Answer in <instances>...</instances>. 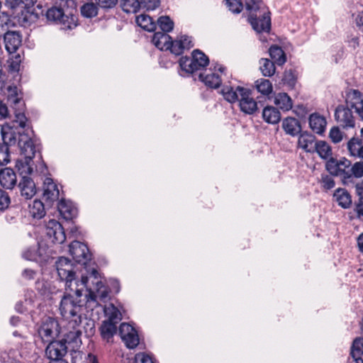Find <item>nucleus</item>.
Wrapping results in <instances>:
<instances>
[{
  "instance_id": "f257e3e1",
  "label": "nucleus",
  "mask_w": 363,
  "mask_h": 363,
  "mask_svg": "<svg viewBox=\"0 0 363 363\" xmlns=\"http://www.w3.org/2000/svg\"><path fill=\"white\" fill-rule=\"evenodd\" d=\"M89 279H91V284H86L85 287L88 293L83 294L84 289L77 293L65 287V294L61 299L59 310L65 322L63 333L67 341L77 342L79 340L82 333L81 324L83 321V307L92 309L99 305V301H104L108 296V289L96 269H92Z\"/></svg>"
},
{
  "instance_id": "f03ea898",
  "label": "nucleus",
  "mask_w": 363,
  "mask_h": 363,
  "mask_svg": "<svg viewBox=\"0 0 363 363\" xmlns=\"http://www.w3.org/2000/svg\"><path fill=\"white\" fill-rule=\"evenodd\" d=\"M48 21L62 26V29H72L77 25V9L74 0H62L60 6H52L46 13Z\"/></svg>"
},
{
  "instance_id": "7ed1b4c3",
  "label": "nucleus",
  "mask_w": 363,
  "mask_h": 363,
  "mask_svg": "<svg viewBox=\"0 0 363 363\" xmlns=\"http://www.w3.org/2000/svg\"><path fill=\"white\" fill-rule=\"evenodd\" d=\"M56 269L58 276L65 281V287L74 290L77 293L81 289H84L86 284H91V279L89 277L81 276L79 279L74 271L71 261L65 257H60L56 262Z\"/></svg>"
},
{
  "instance_id": "20e7f679",
  "label": "nucleus",
  "mask_w": 363,
  "mask_h": 363,
  "mask_svg": "<svg viewBox=\"0 0 363 363\" xmlns=\"http://www.w3.org/2000/svg\"><path fill=\"white\" fill-rule=\"evenodd\" d=\"M249 12V21L257 33L269 32L271 21L269 11L262 0H247L245 4Z\"/></svg>"
},
{
  "instance_id": "39448f33",
  "label": "nucleus",
  "mask_w": 363,
  "mask_h": 363,
  "mask_svg": "<svg viewBox=\"0 0 363 363\" xmlns=\"http://www.w3.org/2000/svg\"><path fill=\"white\" fill-rule=\"evenodd\" d=\"M208 63V57L199 50H194L191 57H182L179 60V66L182 71L187 74L200 70L206 67Z\"/></svg>"
},
{
  "instance_id": "423d86ee",
  "label": "nucleus",
  "mask_w": 363,
  "mask_h": 363,
  "mask_svg": "<svg viewBox=\"0 0 363 363\" xmlns=\"http://www.w3.org/2000/svg\"><path fill=\"white\" fill-rule=\"evenodd\" d=\"M35 3V1L30 0L25 4V6L18 11L16 15L14 16V20L21 26H29L38 18L40 13L43 12L42 6L40 4H38L36 6L40 12L36 10L34 7Z\"/></svg>"
},
{
  "instance_id": "0eeeda50",
  "label": "nucleus",
  "mask_w": 363,
  "mask_h": 363,
  "mask_svg": "<svg viewBox=\"0 0 363 363\" xmlns=\"http://www.w3.org/2000/svg\"><path fill=\"white\" fill-rule=\"evenodd\" d=\"M64 328L62 330L63 333ZM61 332L57 320L48 317L44 319L38 328V334L43 342H48L56 337Z\"/></svg>"
},
{
  "instance_id": "6e6552de",
  "label": "nucleus",
  "mask_w": 363,
  "mask_h": 363,
  "mask_svg": "<svg viewBox=\"0 0 363 363\" xmlns=\"http://www.w3.org/2000/svg\"><path fill=\"white\" fill-rule=\"evenodd\" d=\"M226 68L216 63L213 68L211 67L208 71L199 74V79L207 86L217 89L222 82V77L225 74Z\"/></svg>"
},
{
  "instance_id": "1a4fd4ad",
  "label": "nucleus",
  "mask_w": 363,
  "mask_h": 363,
  "mask_svg": "<svg viewBox=\"0 0 363 363\" xmlns=\"http://www.w3.org/2000/svg\"><path fill=\"white\" fill-rule=\"evenodd\" d=\"M350 164L351 162L345 157L340 160L330 158L327 162L326 167L331 174L340 176L344 179H349Z\"/></svg>"
},
{
  "instance_id": "9d476101",
  "label": "nucleus",
  "mask_w": 363,
  "mask_h": 363,
  "mask_svg": "<svg viewBox=\"0 0 363 363\" xmlns=\"http://www.w3.org/2000/svg\"><path fill=\"white\" fill-rule=\"evenodd\" d=\"M45 233L49 240L54 244H62L66 240L62 225L55 219H51L46 223Z\"/></svg>"
},
{
  "instance_id": "9b49d317",
  "label": "nucleus",
  "mask_w": 363,
  "mask_h": 363,
  "mask_svg": "<svg viewBox=\"0 0 363 363\" xmlns=\"http://www.w3.org/2000/svg\"><path fill=\"white\" fill-rule=\"evenodd\" d=\"M119 334L128 348L133 349L139 344V337L136 330L130 324L123 323L119 328Z\"/></svg>"
},
{
  "instance_id": "f8f14e48",
  "label": "nucleus",
  "mask_w": 363,
  "mask_h": 363,
  "mask_svg": "<svg viewBox=\"0 0 363 363\" xmlns=\"http://www.w3.org/2000/svg\"><path fill=\"white\" fill-rule=\"evenodd\" d=\"M69 252L76 262L86 265L91 259V254L86 245L74 241L69 245Z\"/></svg>"
},
{
  "instance_id": "ddd939ff",
  "label": "nucleus",
  "mask_w": 363,
  "mask_h": 363,
  "mask_svg": "<svg viewBox=\"0 0 363 363\" xmlns=\"http://www.w3.org/2000/svg\"><path fill=\"white\" fill-rule=\"evenodd\" d=\"M66 337H65V341H50L49 345L47 346L45 350V354L47 357L53 360V362L59 361L67 353Z\"/></svg>"
},
{
  "instance_id": "4468645a",
  "label": "nucleus",
  "mask_w": 363,
  "mask_h": 363,
  "mask_svg": "<svg viewBox=\"0 0 363 363\" xmlns=\"http://www.w3.org/2000/svg\"><path fill=\"white\" fill-rule=\"evenodd\" d=\"M238 101L240 110L246 114H252L258 108L257 102L252 96L250 89L245 88Z\"/></svg>"
},
{
  "instance_id": "2eb2a0df",
  "label": "nucleus",
  "mask_w": 363,
  "mask_h": 363,
  "mask_svg": "<svg viewBox=\"0 0 363 363\" xmlns=\"http://www.w3.org/2000/svg\"><path fill=\"white\" fill-rule=\"evenodd\" d=\"M344 106H339L335 113V119L344 128H352L354 126V117L352 111Z\"/></svg>"
},
{
  "instance_id": "dca6fc26",
  "label": "nucleus",
  "mask_w": 363,
  "mask_h": 363,
  "mask_svg": "<svg viewBox=\"0 0 363 363\" xmlns=\"http://www.w3.org/2000/svg\"><path fill=\"white\" fill-rule=\"evenodd\" d=\"M60 196V190L52 179L46 177L43 183V198L50 202L57 201Z\"/></svg>"
},
{
  "instance_id": "f3484780",
  "label": "nucleus",
  "mask_w": 363,
  "mask_h": 363,
  "mask_svg": "<svg viewBox=\"0 0 363 363\" xmlns=\"http://www.w3.org/2000/svg\"><path fill=\"white\" fill-rule=\"evenodd\" d=\"M153 44L161 50H169L172 53L174 41L171 37L164 33L157 32L152 38Z\"/></svg>"
},
{
  "instance_id": "a211bd4d",
  "label": "nucleus",
  "mask_w": 363,
  "mask_h": 363,
  "mask_svg": "<svg viewBox=\"0 0 363 363\" xmlns=\"http://www.w3.org/2000/svg\"><path fill=\"white\" fill-rule=\"evenodd\" d=\"M309 127L316 134L322 135L326 128L327 121L325 118L317 113L310 115L308 118Z\"/></svg>"
},
{
  "instance_id": "6ab92c4d",
  "label": "nucleus",
  "mask_w": 363,
  "mask_h": 363,
  "mask_svg": "<svg viewBox=\"0 0 363 363\" xmlns=\"http://www.w3.org/2000/svg\"><path fill=\"white\" fill-rule=\"evenodd\" d=\"M21 41V36L16 31H6L4 34L5 48L9 53L15 52Z\"/></svg>"
},
{
  "instance_id": "aec40b11",
  "label": "nucleus",
  "mask_w": 363,
  "mask_h": 363,
  "mask_svg": "<svg viewBox=\"0 0 363 363\" xmlns=\"http://www.w3.org/2000/svg\"><path fill=\"white\" fill-rule=\"evenodd\" d=\"M58 211L65 220H71L77 216L78 210L74 204L69 200L62 199L58 203Z\"/></svg>"
},
{
  "instance_id": "412c9836",
  "label": "nucleus",
  "mask_w": 363,
  "mask_h": 363,
  "mask_svg": "<svg viewBox=\"0 0 363 363\" xmlns=\"http://www.w3.org/2000/svg\"><path fill=\"white\" fill-rule=\"evenodd\" d=\"M347 105L354 108L363 118V98L362 94L357 90H353L347 99Z\"/></svg>"
},
{
  "instance_id": "4be33fe9",
  "label": "nucleus",
  "mask_w": 363,
  "mask_h": 363,
  "mask_svg": "<svg viewBox=\"0 0 363 363\" xmlns=\"http://www.w3.org/2000/svg\"><path fill=\"white\" fill-rule=\"evenodd\" d=\"M18 186L21 196L26 199H31L36 193V187L32 179L28 176H23Z\"/></svg>"
},
{
  "instance_id": "5701e85b",
  "label": "nucleus",
  "mask_w": 363,
  "mask_h": 363,
  "mask_svg": "<svg viewBox=\"0 0 363 363\" xmlns=\"http://www.w3.org/2000/svg\"><path fill=\"white\" fill-rule=\"evenodd\" d=\"M315 138L306 132L300 134L298 139V146L306 152H314L315 149Z\"/></svg>"
},
{
  "instance_id": "b1692460",
  "label": "nucleus",
  "mask_w": 363,
  "mask_h": 363,
  "mask_svg": "<svg viewBox=\"0 0 363 363\" xmlns=\"http://www.w3.org/2000/svg\"><path fill=\"white\" fill-rule=\"evenodd\" d=\"M21 150V156L27 158H33L36 152V147L32 139L21 136L18 141Z\"/></svg>"
},
{
  "instance_id": "393cba45",
  "label": "nucleus",
  "mask_w": 363,
  "mask_h": 363,
  "mask_svg": "<svg viewBox=\"0 0 363 363\" xmlns=\"http://www.w3.org/2000/svg\"><path fill=\"white\" fill-rule=\"evenodd\" d=\"M0 184L6 189H11L16 184V176L11 168H5L0 171Z\"/></svg>"
},
{
  "instance_id": "a878e982",
  "label": "nucleus",
  "mask_w": 363,
  "mask_h": 363,
  "mask_svg": "<svg viewBox=\"0 0 363 363\" xmlns=\"http://www.w3.org/2000/svg\"><path fill=\"white\" fill-rule=\"evenodd\" d=\"M245 89V88L240 86L235 88L226 86L221 89V94L226 101L230 103H235L239 101L241 94H242L241 91Z\"/></svg>"
},
{
  "instance_id": "bb28decb",
  "label": "nucleus",
  "mask_w": 363,
  "mask_h": 363,
  "mask_svg": "<svg viewBox=\"0 0 363 363\" xmlns=\"http://www.w3.org/2000/svg\"><path fill=\"white\" fill-rule=\"evenodd\" d=\"M194 46L191 38L184 35L174 41L172 54L181 55L185 49H190Z\"/></svg>"
},
{
  "instance_id": "cd10ccee",
  "label": "nucleus",
  "mask_w": 363,
  "mask_h": 363,
  "mask_svg": "<svg viewBox=\"0 0 363 363\" xmlns=\"http://www.w3.org/2000/svg\"><path fill=\"white\" fill-rule=\"evenodd\" d=\"M262 118L267 123L277 124L281 120V114L274 106H266L262 111Z\"/></svg>"
},
{
  "instance_id": "c85d7f7f",
  "label": "nucleus",
  "mask_w": 363,
  "mask_h": 363,
  "mask_svg": "<svg viewBox=\"0 0 363 363\" xmlns=\"http://www.w3.org/2000/svg\"><path fill=\"white\" fill-rule=\"evenodd\" d=\"M333 197L340 206L348 208L352 204V199L350 194L344 189H337Z\"/></svg>"
},
{
  "instance_id": "c756f323",
  "label": "nucleus",
  "mask_w": 363,
  "mask_h": 363,
  "mask_svg": "<svg viewBox=\"0 0 363 363\" xmlns=\"http://www.w3.org/2000/svg\"><path fill=\"white\" fill-rule=\"evenodd\" d=\"M274 104L281 110L287 111L291 109L293 102L286 93H278L274 96Z\"/></svg>"
},
{
  "instance_id": "7c9ffc66",
  "label": "nucleus",
  "mask_w": 363,
  "mask_h": 363,
  "mask_svg": "<svg viewBox=\"0 0 363 363\" xmlns=\"http://www.w3.org/2000/svg\"><path fill=\"white\" fill-rule=\"evenodd\" d=\"M347 150L351 156L363 160V143L361 140L351 138L347 143Z\"/></svg>"
},
{
  "instance_id": "2f4dec72",
  "label": "nucleus",
  "mask_w": 363,
  "mask_h": 363,
  "mask_svg": "<svg viewBox=\"0 0 363 363\" xmlns=\"http://www.w3.org/2000/svg\"><path fill=\"white\" fill-rule=\"evenodd\" d=\"M282 128L286 133L292 136L297 135L301 130L298 120L291 117H288L283 120Z\"/></svg>"
},
{
  "instance_id": "473e14b6",
  "label": "nucleus",
  "mask_w": 363,
  "mask_h": 363,
  "mask_svg": "<svg viewBox=\"0 0 363 363\" xmlns=\"http://www.w3.org/2000/svg\"><path fill=\"white\" fill-rule=\"evenodd\" d=\"M32 162V158L22 157V158L17 160L15 167L22 177L27 176L33 172Z\"/></svg>"
},
{
  "instance_id": "72a5a7b5",
  "label": "nucleus",
  "mask_w": 363,
  "mask_h": 363,
  "mask_svg": "<svg viewBox=\"0 0 363 363\" xmlns=\"http://www.w3.org/2000/svg\"><path fill=\"white\" fill-rule=\"evenodd\" d=\"M23 257L28 260L39 262L44 259L42 249L38 245L28 248L23 253Z\"/></svg>"
},
{
  "instance_id": "f704fd0d",
  "label": "nucleus",
  "mask_w": 363,
  "mask_h": 363,
  "mask_svg": "<svg viewBox=\"0 0 363 363\" xmlns=\"http://www.w3.org/2000/svg\"><path fill=\"white\" fill-rule=\"evenodd\" d=\"M315 152H316L322 159L326 160L332 158V148L330 145L324 140L316 141Z\"/></svg>"
},
{
  "instance_id": "c9c22d12",
  "label": "nucleus",
  "mask_w": 363,
  "mask_h": 363,
  "mask_svg": "<svg viewBox=\"0 0 363 363\" xmlns=\"http://www.w3.org/2000/svg\"><path fill=\"white\" fill-rule=\"evenodd\" d=\"M29 213L34 218H42L45 215L44 204L40 200L35 199L29 205Z\"/></svg>"
},
{
  "instance_id": "e433bc0d",
  "label": "nucleus",
  "mask_w": 363,
  "mask_h": 363,
  "mask_svg": "<svg viewBox=\"0 0 363 363\" xmlns=\"http://www.w3.org/2000/svg\"><path fill=\"white\" fill-rule=\"evenodd\" d=\"M137 24L147 31H154L156 28V24L153 21L152 18L145 14H141L136 18Z\"/></svg>"
},
{
  "instance_id": "4c0bfd02",
  "label": "nucleus",
  "mask_w": 363,
  "mask_h": 363,
  "mask_svg": "<svg viewBox=\"0 0 363 363\" xmlns=\"http://www.w3.org/2000/svg\"><path fill=\"white\" fill-rule=\"evenodd\" d=\"M255 87L258 92L264 96H268L273 91V86L271 82L267 79H259L255 82Z\"/></svg>"
},
{
  "instance_id": "58836bf2",
  "label": "nucleus",
  "mask_w": 363,
  "mask_h": 363,
  "mask_svg": "<svg viewBox=\"0 0 363 363\" xmlns=\"http://www.w3.org/2000/svg\"><path fill=\"white\" fill-rule=\"evenodd\" d=\"M117 323L113 321H104L101 327V333L104 339L108 340L116 333Z\"/></svg>"
},
{
  "instance_id": "ea45409f",
  "label": "nucleus",
  "mask_w": 363,
  "mask_h": 363,
  "mask_svg": "<svg viewBox=\"0 0 363 363\" xmlns=\"http://www.w3.org/2000/svg\"><path fill=\"white\" fill-rule=\"evenodd\" d=\"M363 354V339L356 338L351 347L350 355L352 359H362Z\"/></svg>"
},
{
  "instance_id": "a19ab883",
  "label": "nucleus",
  "mask_w": 363,
  "mask_h": 363,
  "mask_svg": "<svg viewBox=\"0 0 363 363\" xmlns=\"http://www.w3.org/2000/svg\"><path fill=\"white\" fill-rule=\"evenodd\" d=\"M269 55L272 60L279 65H282L286 62V56L283 50L277 45L269 48Z\"/></svg>"
},
{
  "instance_id": "79ce46f5",
  "label": "nucleus",
  "mask_w": 363,
  "mask_h": 363,
  "mask_svg": "<svg viewBox=\"0 0 363 363\" xmlns=\"http://www.w3.org/2000/svg\"><path fill=\"white\" fill-rule=\"evenodd\" d=\"M140 6V1L138 0H121V3L123 11L127 13L138 12Z\"/></svg>"
},
{
  "instance_id": "37998d69",
  "label": "nucleus",
  "mask_w": 363,
  "mask_h": 363,
  "mask_svg": "<svg viewBox=\"0 0 363 363\" xmlns=\"http://www.w3.org/2000/svg\"><path fill=\"white\" fill-rule=\"evenodd\" d=\"M260 70L265 77H272L275 73V66L273 62L266 58L260 60Z\"/></svg>"
},
{
  "instance_id": "c03bdc74",
  "label": "nucleus",
  "mask_w": 363,
  "mask_h": 363,
  "mask_svg": "<svg viewBox=\"0 0 363 363\" xmlns=\"http://www.w3.org/2000/svg\"><path fill=\"white\" fill-rule=\"evenodd\" d=\"M7 90V101L12 106L18 105L21 100V97L18 96V89L16 86H9Z\"/></svg>"
},
{
  "instance_id": "a18cd8bd",
  "label": "nucleus",
  "mask_w": 363,
  "mask_h": 363,
  "mask_svg": "<svg viewBox=\"0 0 363 363\" xmlns=\"http://www.w3.org/2000/svg\"><path fill=\"white\" fill-rule=\"evenodd\" d=\"M104 312L106 316L108 318V321L111 320L118 323L121 320V314L120 311L113 304H110L106 306L104 309Z\"/></svg>"
},
{
  "instance_id": "49530a36",
  "label": "nucleus",
  "mask_w": 363,
  "mask_h": 363,
  "mask_svg": "<svg viewBox=\"0 0 363 363\" xmlns=\"http://www.w3.org/2000/svg\"><path fill=\"white\" fill-rule=\"evenodd\" d=\"M81 13L85 17L91 18L97 15L98 8L94 3H87L82 6Z\"/></svg>"
},
{
  "instance_id": "de8ad7c7",
  "label": "nucleus",
  "mask_w": 363,
  "mask_h": 363,
  "mask_svg": "<svg viewBox=\"0 0 363 363\" xmlns=\"http://www.w3.org/2000/svg\"><path fill=\"white\" fill-rule=\"evenodd\" d=\"M157 23L163 31L162 33H168L172 30L174 23L168 16H161L157 20Z\"/></svg>"
},
{
  "instance_id": "09e8293b",
  "label": "nucleus",
  "mask_w": 363,
  "mask_h": 363,
  "mask_svg": "<svg viewBox=\"0 0 363 363\" xmlns=\"http://www.w3.org/2000/svg\"><path fill=\"white\" fill-rule=\"evenodd\" d=\"M360 178L363 177V162H355L350 166V179L352 177Z\"/></svg>"
},
{
  "instance_id": "8fccbe9b",
  "label": "nucleus",
  "mask_w": 363,
  "mask_h": 363,
  "mask_svg": "<svg viewBox=\"0 0 363 363\" xmlns=\"http://www.w3.org/2000/svg\"><path fill=\"white\" fill-rule=\"evenodd\" d=\"M226 6L230 11L235 13L241 12L243 8L241 0H225Z\"/></svg>"
},
{
  "instance_id": "3c124183",
  "label": "nucleus",
  "mask_w": 363,
  "mask_h": 363,
  "mask_svg": "<svg viewBox=\"0 0 363 363\" xmlns=\"http://www.w3.org/2000/svg\"><path fill=\"white\" fill-rule=\"evenodd\" d=\"M9 160V149L6 144L0 143V165L6 164Z\"/></svg>"
},
{
  "instance_id": "603ef678",
  "label": "nucleus",
  "mask_w": 363,
  "mask_h": 363,
  "mask_svg": "<svg viewBox=\"0 0 363 363\" xmlns=\"http://www.w3.org/2000/svg\"><path fill=\"white\" fill-rule=\"evenodd\" d=\"M329 138L334 143H339L343 138V134L338 127H333L329 133Z\"/></svg>"
},
{
  "instance_id": "864d4df0",
  "label": "nucleus",
  "mask_w": 363,
  "mask_h": 363,
  "mask_svg": "<svg viewBox=\"0 0 363 363\" xmlns=\"http://www.w3.org/2000/svg\"><path fill=\"white\" fill-rule=\"evenodd\" d=\"M322 187L325 190H330L335 186V181L332 176L322 175L320 180Z\"/></svg>"
},
{
  "instance_id": "5fc2aeb1",
  "label": "nucleus",
  "mask_w": 363,
  "mask_h": 363,
  "mask_svg": "<svg viewBox=\"0 0 363 363\" xmlns=\"http://www.w3.org/2000/svg\"><path fill=\"white\" fill-rule=\"evenodd\" d=\"M11 23V20L5 13H0V35L2 33L8 31L7 29Z\"/></svg>"
},
{
  "instance_id": "6e6d98bb",
  "label": "nucleus",
  "mask_w": 363,
  "mask_h": 363,
  "mask_svg": "<svg viewBox=\"0 0 363 363\" xmlns=\"http://www.w3.org/2000/svg\"><path fill=\"white\" fill-rule=\"evenodd\" d=\"M21 62V55L19 54L16 55L9 60V69L12 72H18L20 69Z\"/></svg>"
},
{
  "instance_id": "4d7b16f0",
  "label": "nucleus",
  "mask_w": 363,
  "mask_h": 363,
  "mask_svg": "<svg viewBox=\"0 0 363 363\" xmlns=\"http://www.w3.org/2000/svg\"><path fill=\"white\" fill-rule=\"evenodd\" d=\"M10 204V197L6 191L0 189V210L6 209Z\"/></svg>"
},
{
  "instance_id": "13d9d810",
  "label": "nucleus",
  "mask_w": 363,
  "mask_h": 363,
  "mask_svg": "<svg viewBox=\"0 0 363 363\" xmlns=\"http://www.w3.org/2000/svg\"><path fill=\"white\" fill-rule=\"evenodd\" d=\"M26 1V2H25L23 0H6V4L9 6L11 9H16L17 13L18 10L20 11L25 6V4L30 1L28 0Z\"/></svg>"
},
{
  "instance_id": "bf43d9fd",
  "label": "nucleus",
  "mask_w": 363,
  "mask_h": 363,
  "mask_svg": "<svg viewBox=\"0 0 363 363\" xmlns=\"http://www.w3.org/2000/svg\"><path fill=\"white\" fill-rule=\"evenodd\" d=\"M160 0H140V4L147 10H155L160 6Z\"/></svg>"
},
{
  "instance_id": "052dcab7",
  "label": "nucleus",
  "mask_w": 363,
  "mask_h": 363,
  "mask_svg": "<svg viewBox=\"0 0 363 363\" xmlns=\"http://www.w3.org/2000/svg\"><path fill=\"white\" fill-rule=\"evenodd\" d=\"M135 359V363H155L150 355L143 352L137 354Z\"/></svg>"
},
{
  "instance_id": "680f3d73",
  "label": "nucleus",
  "mask_w": 363,
  "mask_h": 363,
  "mask_svg": "<svg viewBox=\"0 0 363 363\" xmlns=\"http://www.w3.org/2000/svg\"><path fill=\"white\" fill-rule=\"evenodd\" d=\"M2 138L4 143L2 144H6L7 147L9 145H11L16 143V138L12 133H7L2 130Z\"/></svg>"
},
{
  "instance_id": "e2e57ef3",
  "label": "nucleus",
  "mask_w": 363,
  "mask_h": 363,
  "mask_svg": "<svg viewBox=\"0 0 363 363\" xmlns=\"http://www.w3.org/2000/svg\"><path fill=\"white\" fill-rule=\"evenodd\" d=\"M96 4L103 9H111L114 7L118 0H95Z\"/></svg>"
},
{
  "instance_id": "0e129e2a",
  "label": "nucleus",
  "mask_w": 363,
  "mask_h": 363,
  "mask_svg": "<svg viewBox=\"0 0 363 363\" xmlns=\"http://www.w3.org/2000/svg\"><path fill=\"white\" fill-rule=\"evenodd\" d=\"M283 81L284 82V83L289 84V86L294 85L295 77L291 70L285 72L283 77Z\"/></svg>"
},
{
  "instance_id": "69168bd1",
  "label": "nucleus",
  "mask_w": 363,
  "mask_h": 363,
  "mask_svg": "<svg viewBox=\"0 0 363 363\" xmlns=\"http://www.w3.org/2000/svg\"><path fill=\"white\" fill-rule=\"evenodd\" d=\"M357 217L361 218L363 217V200H359L354 209Z\"/></svg>"
},
{
  "instance_id": "338daca9",
  "label": "nucleus",
  "mask_w": 363,
  "mask_h": 363,
  "mask_svg": "<svg viewBox=\"0 0 363 363\" xmlns=\"http://www.w3.org/2000/svg\"><path fill=\"white\" fill-rule=\"evenodd\" d=\"M354 20L357 27L359 30L363 31V11L358 13Z\"/></svg>"
},
{
  "instance_id": "774afa93",
  "label": "nucleus",
  "mask_w": 363,
  "mask_h": 363,
  "mask_svg": "<svg viewBox=\"0 0 363 363\" xmlns=\"http://www.w3.org/2000/svg\"><path fill=\"white\" fill-rule=\"evenodd\" d=\"M355 191L359 197V200H363V180L355 185Z\"/></svg>"
}]
</instances>
